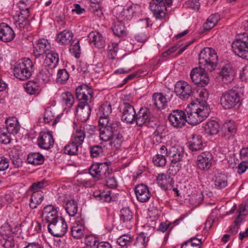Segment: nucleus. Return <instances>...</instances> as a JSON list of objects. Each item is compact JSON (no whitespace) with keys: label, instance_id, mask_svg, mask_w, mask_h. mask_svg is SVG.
Returning a JSON list of instances; mask_svg holds the SVG:
<instances>
[{"label":"nucleus","instance_id":"f257e3e1","mask_svg":"<svg viewBox=\"0 0 248 248\" xmlns=\"http://www.w3.org/2000/svg\"><path fill=\"white\" fill-rule=\"evenodd\" d=\"M196 103H191V106L186 109L187 113V123L191 125H197L203 121L209 115L210 108L205 101L196 99Z\"/></svg>","mask_w":248,"mask_h":248},{"label":"nucleus","instance_id":"f03ea898","mask_svg":"<svg viewBox=\"0 0 248 248\" xmlns=\"http://www.w3.org/2000/svg\"><path fill=\"white\" fill-rule=\"evenodd\" d=\"M34 65L31 59L24 58L18 61L13 70L14 76L20 80H25L29 78L33 71Z\"/></svg>","mask_w":248,"mask_h":248},{"label":"nucleus","instance_id":"7ed1b4c3","mask_svg":"<svg viewBox=\"0 0 248 248\" xmlns=\"http://www.w3.org/2000/svg\"><path fill=\"white\" fill-rule=\"evenodd\" d=\"M100 127V140L104 141H109L114 132L122 129L121 123L115 121L108 122L106 119H102L98 121Z\"/></svg>","mask_w":248,"mask_h":248},{"label":"nucleus","instance_id":"20e7f679","mask_svg":"<svg viewBox=\"0 0 248 248\" xmlns=\"http://www.w3.org/2000/svg\"><path fill=\"white\" fill-rule=\"evenodd\" d=\"M199 63L207 67L210 72L214 70L217 67V56L215 50L211 47H204L200 52L199 55Z\"/></svg>","mask_w":248,"mask_h":248},{"label":"nucleus","instance_id":"39448f33","mask_svg":"<svg viewBox=\"0 0 248 248\" xmlns=\"http://www.w3.org/2000/svg\"><path fill=\"white\" fill-rule=\"evenodd\" d=\"M232 49L234 53L242 59L248 60V33L239 35L232 42Z\"/></svg>","mask_w":248,"mask_h":248},{"label":"nucleus","instance_id":"423d86ee","mask_svg":"<svg viewBox=\"0 0 248 248\" xmlns=\"http://www.w3.org/2000/svg\"><path fill=\"white\" fill-rule=\"evenodd\" d=\"M240 93L239 88L233 87L223 93L220 97V104L225 109H230L234 107L240 101Z\"/></svg>","mask_w":248,"mask_h":248},{"label":"nucleus","instance_id":"0eeeda50","mask_svg":"<svg viewBox=\"0 0 248 248\" xmlns=\"http://www.w3.org/2000/svg\"><path fill=\"white\" fill-rule=\"evenodd\" d=\"M160 152L169 156L171 163L173 164L182 161L184 155L183 147L179 145H175L169 148L163 145L160 148Z\"/></svg>","mask_w":248,"mask_h":248},{"label":"nucleus","instance_id":"6e6552de","mask_svg":"<svg viewBox=\"0 0 248 248\" xmlns=\"http://www.w3.org/2000/svg\"><path fill=\"white\" fill-rule=\"evenodd\" d=\"M174 92L176 95L182 100H186L189 98L192 99L195 92L192 90L191 86L184 81L176 82L174 87Z\"/></svg>","mask_w":248,"mask_h":248},{"label":"nucleus","instance_id":"1a4fd4ad","mask_svg":"<svg viewBox=\"0 0 248 248\" xmlns=\"http://www.w3.org/2000/svg\"><path fill=\"white\" fill-rule=\"evenodd\" d=\"M190 78L192 81L199 86L204 87L209 82V78L204 69L196 67L191 71Z\"/></svg>","mask_w":248,"mask_h":248},{"label":"nucleus","instance_id":"9d476101","mask_svg":"<svg viewBox=\"0 0 248 248\" xmlns=\"http://www.w3.org/2000/svg\"><path fill=\"white\" fill-rule=\"evenodd\" d=\"M48 231L56 237L63 236L67 231V225L64 219L61 217L53 223L48 224Z\"/></svg>","mask_w":248,"mask_h":248},{"label":"nucleus","instance_id":"9b49d317","mask_svg":"<svg viewBox=\"0 0 248 248\" xmlns=\"http://www.w3.org/2000/svg\"><path fill=\"white\" fill-rule=\"evenodd\" d=\"M169 120L173 127L182 128L187 122L186 115L182 110H174L170 115Z\"/></svg>","mask_w":248,"mask_h":248},{"label":"nucleus","instance_id":"f8f14e48","mask_svg":"<svg viewBox=\"0 0 248 248\" xmlns=\"http://www.w3.org/2000/svg\"><path fill=\"white\" fill-rule=\"evenodd\" d=\"M51 48L50 43L45 39H39L36 45L33 46V52L35 61L44 58V54L46 53Z\"/></svg>","mask_w":248,"mask_h":248},{"label":"nucleus","instance_id":"ddd939ff","mask_svg":"<svg viewBox=\"0 0 248 248\" xmlns=\"http://www.w3.org/2000/svg\"><path fill=\"white\" fill-rule=\"evenodd\" d=\"M120 108L122 113V120L127 123H133L136 113L133 106L128 103L124 102Z\"/></svg>","mask_w":248,"mask_h":248},{"label":"nucleus","instance_id":"4468645a","mask_svg":"<svg viewBox=\"0 0 248 248\" xmlns=\"http://www.w3.org/2000/svg\"><path fill=\"white\" fill-rule=\"evenodd\" d=\"M213 156L208 151L202 152L198 156L197 166L201 170H208L212 166Z\"/></svg>","mask_w":248,"mask_h":248},{"label":"nucleus","instance_id":"2eb2a0df","mask_svg":"<svg viewBox=\"0 0 248 248\" xmlns=\"http://www.w3.org/2000/svg\"><path fill=\"white\" fill-rule=\"evenodd\" d=\"M44 115L45 123H48L53 121V125H55L60 120L62 113L58 114V109L55 105H51L45 108Z\"/></svg>","mask_w":248,"mask_h":248},{"label":"nucleus","instance_id":"dca6fc26","mask_svg":"<svg viewBox=\"0 0 248 248\" xmlns=\"http://www.w3.org/2000/svg\"><path fill=\"white\" fill-rule=\"evenodd\" d=\"M42 217V221L48 224L54 223L60 218L56 208L52 205H47L44 208Z\"/></svg>","mask_w":248,"mask_h":248},{"label":"nucleus","instance_id":"f3484780","mask_svg":"<svg viewBox=\"0 0 248 248\" xmlns=\"http://www.w3.org/2000/svg\"><path fill=\"white\" fill-rule=\"evenodd\" d=\"M116 17L119 21H125L130 20L134 13V8L132 6H117L114 9Z\"/></svg>","mask_w":248,"mask_h":248},{"label":"nucleus","instance_id":"a211bd4d","mask_svg":"<svg viewBox=\"0 0 248 248\" xmlns=\"http://www.w3.org/2000/svg\"><path fill=\"white\" fill-rule=\"evenodd\" d=\"M135 193L137 200L141 202H146L150 199L151 193L147 186L141 184L135 187Z\"/></svg>","mask_w":248,"mask_h":248},{"label":"nucleus","instance_id":"6ab92c4d","mask_svg":"<svg viewBox=\"0 0 248 248\" xmlns=\"http://www.w3.org/2000/svg\"><path fill=\"white\" fill-rule=\"evenodd\" d=\"M150 110L146 107L141 108L136 113L134 122L139 126H142L149 123L151 120Z\"/></svg>","mask_w":248,"mask_h":248},{"label":"nucleus","instance_id":"aec40b11","mask_svg":"<svg viewBox=\"0 0 248 248\" xmlns=\"http://www.w3.org/2000/svg\"><path fill=\"white\" fill-rule=\"evenodd\" d=\"M54 140L50 132H41L38 138V145L42 149L48 150L53 146Z\"/></svg>","mask_w":248,"mask_h":248},{"label":"nucleus","instance_id":"412c9836","mask_svg":"<svg viewBox=\"0 0 248 248\" xmlns=\"http://www.w3.org/2000/svg\"><path fill=\"white\" fill-rule=\"evenodd\" d=\"M13 29L5 23L0 24V40L4 42H10L15 37Z\"/></svg>","mask_w":248,"mask_h":248},{"label":"nucleus","instance_id":"4be33fe9","mask_svg":"<svg viewBox=\"0 0 248 248\" xmlns=\"http://www.w3.org/2000/svg\"><path fill=\"white\" fill-rule=\"evenodd\" d=\"M150 7L156 19H162L165 17L167 14V8L165 2L151 1L150 3Z\"/></svg>","mask_w":248,"mask_h":248},{"label":"nucleus","instance_id":"5701e85b","mask_svg":"<svg viewBox=\"0 0 248 248\" xmlns=\"http://www.w3.org/2000/svg\"><path fill=\"white\" fill-rule=\"evenodd\" d=\"M234 76V72L232 66L226 64L222 67L219 77L223 83L229 84L233 81Z\"/></svg>","mask_w":248,"mask_h":248},{"label":"nucleus","instance_id":"b1692460","mask_svg":"<svg viewBox=\"0 0 248 248\" xmlns=\"http://www.w3.org/2000/svg\"><path fill=\"white\" fill-rule=\"evenodd\" d=\"M91 112L90 106L84 102H82L78 105L76 115L78 119L84 122L89 119Z\"/></svg>","mask_w":248,"mask_h":248},{"label":"nucleus","instance_id":"393cba45","mask_svg":"<svg viewBox=\"0 0 248 248\" xmlns=\"http://www.w3.org/2000/svg\"><path fill=\"white\" fill-rule=\"evenodd\" d=\"M157 184L164 190H171L174 185V181L170 176L163 173L158 174L156 177Z\"/></svg>","mask_w":248,"mask_h":248},{"label":"nucleus","instance_id":"a878e982","mask_svg":"<svg viewBox=\"0 0 248 248\" xmlns=\"http://www.w3.org/2000/svg\"><path fill=\"white\" fill-rule=\"evenodd\" d=\"M85 232L84 221L79 219L75 221L71 228L72 236L76 239H80L83 237Z\"/></svg>","mask_w":248,"mask_h":248},{"label":"nucleus","instance_id":"bb28decb","mask_svg":"<svg viewBox=\"0 0 248 248\" xmlns=\"http://www.w3.org/2000/svg\"><path fill=\"white\" fill-rule=\"evenodd\" d=\"M223 137L227 139L232 138L236 134V125L232 120L226 121L223 124L222 128Z\"/></svg>","mask_w":248,"mask_h":248},{"label":"nucleus","instance_id":"cd10ccee","mask_svg":"<svg viewBox=\"0 0 248 248\" xmlns=\"http://www.w3.org/2000/svg\"><path fill=\"white\" fill-rule=\"evenodd\" d=\"M73 34L69 30H65L57 35V42L63 45H69L73 41Z\"/></svg>","mask_w":248,"mask_h":248},{"label":"nucleus","instance_id":"c85d7f7f","mask_svg":"<svg viewBox=\"0 0 248 248\" xmlns=\"http://www.w3.org/2000/svg\"><path fill=\"white\" fill-rule=\"evenodd\" d=\"M120 220L124 223L127 229H130L132 227L133 213L128 208H123L120 211Z\"/></svg>","mask_w":248,"mask_h":248},{"label":"nucleus","instance_id":"c756f323","mask_svg":"<svg viewBox=\"0 0 248 248\" xmlns=\"http://www.w3.org/2000/svg\"><path fill=\"white\" fill-rule=\"evenodd\" d=\"M89 42L93 43L94 46L101 48L105 46V41L102 34L98 32H92L89 34Z\"/></svg>","mask_w":248,"mask_h":248},{"label":"nucleus","instance_id":"7c9ffc66","mask_svg":"<svg viewBox=\"0 0 248 248\" xmlns=\"http://www.w3.org/2000/svg\"><path fill=\"white\" fill-rule=\"evenodd\" d=\"M152 101L154 106L160 110L164 109L168 105L166 98L162 93H155L152 96Z\"/></svg>","mask_w":248,"mask_h":248},{"label":"nucleus","instance_id":"2f4dec72","mask_svg":"<svg viewBox=\"0 0 248 248\" xmlns=\"http://www.w3.org/2000/svg\"><path fill=\"white\" fill-rule=\"evenodd\" d=\"M6 129L13 135L18 133L20 129V125L17 119L15 117L8 118L6 121Z\"/></svg>","mask_w":248,"mask_h":248},{"label":"nucleus","instance_id":"473e14b6","mask_svg":"<svg viewBox=\"0 0 248 248\" xmlns=\"http://www.w3.org/2000/svg\"><path fill=\"white\" fill-rule=\"evenodd\" d=\"M59 61L58 54L51 51L46 55L44 64L54 69L58 64Z\"/></svg>","mask_w":248,"mask_h":248},{"label":"nucleus","instance_id":"72a5a7b5","mask_svg":"<svg viewBox=\"0 0 248 248\" xmlns=\"http://www.w3.org/2000/svg\"><path fill=\"white\" fill-rule=\"evenodd\" d=\"M54 71V69L45 65L40 71L38 75V78L44 82H47L50 80Z\"/></svg>","mask_w":248,"mask_h":248},{"label":"nucleus","instance_id":"f704fd0d","mask_svg":"<svg viewBox=\"0 0 248 248\" xmlns=\"http://www.w3.org/2000/svg\"><path fill=\"white\" fill-rule=\"evenodd\" d=\"M219 130V125L215 120H210L206 123L204 130L209 135H214L217 134Z\"/></svg>","mask_w":248,"mask_h":248},{"label":"nucleus","instance_id":"c9c22d12","mask_svg":"<svg viewBox=\"0 0 248 248\" xmlns=\"http://www.w3.org/2000/svg\"><path fill=\"white\" fill-rule=\"evenodd\" d=\"M112 112L111 105L108 102H106L103 104L99 108V120L100 121L102 119H106L108 120V122H112L109 117V115Z\"/></svg>","mask_w":248,"mask_h":248},{"label":"nucleus","instance_id":"e433bc0d","mask_svg":"<svg viewBox=\"0 0 248 248\" xmlns=\"http://www.w3.org/2000/svg\"><path fill=\"white\" fill-rule=\"evenodd\" d=\"M109 141V144L110 146L115 149H119L124 141L123 134L120 132V130L114 132Z\"/></svg>","mask_w":248,"mask_h":248},{"label":"nucleus","instance_id":"4c0bfd02","mask_svg":"<svg viewBox=\"0 0 248 248\" xmlns=\"http://www.w3.org/2000/svg\"><path fill=\"white\" fill-rule=\"evenodd\" d=\"M44 195L41 191H34L31 194L29 206L31 209L37 208V206L40 204L43 201Z\"/></svg>","mask_w":248,"mask_h":248},{"label":"nucleus","instance_id":"58836bf2","mask_svg":"<svg viewBox=\"0 0 248 248\" xmlns=\"http://www.w3.org/2000/svg\"><path fill=\"white\" fill-rule=\"evenodd\" d=\"M202 137L197 135H193L192 140L189 142V148L192 152H196L202 149Z\"/></svg>","mask_w":248,"mask_h":248},{"label":"nucleus","instance_id":"ea45409f","mask_svg":"<svg viewBox=\"0 0 248 248\" xmlns=\"http://www.w3.org/2000/svg\"><path fill=\"white\" fill-rule=\"evenodd\" d=\"M220 19V16L218 14L211 15L207 19L206 22L203 25V31H209L213 28Z\"/></svg>","mask_w":248,"mask_h":248},{"label":"nucleus","instance_id":"a19ab883","mask_svg":"<svg viewBox=\"0 0 248 248\" xmlns=\"http://www.w3.org/2000/svg\"><path fill=\"white\" fill-rule=\"evenodd\" d=\"M26 92L30 94H38L40 91V85L37 81H29L25 86Z\"/></svg>","mask_w":248,"mask_h":248},{"label":"nucleus","instance_id":"79ce46f5","mask_svg":"<svg viewBox=\"0 0 248 248\" xmlns=\"http://www.w3.org/2000/svg\"><path fill=\"white\" fill-rule=\"evenodd\" d=\"M27 160L29 163L38 165L42 164L44 162V156L39 153L29 154L28 155Z\"/></svg>","mask_w":248,"mask_h":248},{"label":"nucleus","instance_id":"37998d69","mask_svg":"<svg viewBox=\"0 0 248 248\" xmlns=\"http://www.w3.org/2000/svg\"><path fill=\"white\" fill-rule=\"evenodd\" d=\"M65 209L66 213L70 217H75L78 214V203L74 200H71L67 202Z\"/></svg>","mask_w":248,"mask_h":248},{"label":"nucleus","instance_id":"c03bdc74","mask_svg":"<svg viewBox=\"0 0 248 248\" xmlns=\"http://www.w3.org/2000/svg\"><path fill=\"white\" fill-rule=\"evenodd\" d=\"M100 170L97 180L107 179L111 175L112 170H110L107 163H100Z\"/></svg>","mask_w":248,"mask_h":248},{"label":"nucleus","instance_id":"a18cd8bd","mask_svg":"<svg viewBox=\"0 0 248 248\" xmlns=\"http://www.w3.org/2000/svg\"><path fill=\"white\" fill-rule=\"evenodd\" d=\"M85 134L82 131V127L77 128L73 134L72 141L78 145H81L84 140Z\"/></svg>","mask_w":248,"mask_h":248},{"label":"nucleus","instance_id":"49530a36","mask_svg":"<svg viewBox=\"0 0 248 248\" xmlns=\"http://www.w3.org/2000/svg\"><path fill=\"white\" fill-rule=\"evenodd\" d=\"M122 22L121 21L116 22L113 26L112 31L116 36L121 37L126 35L125 27Z\"/></svg>","mask_w":248,"mask_h":248},{"label":"nucleus","instance_id":"de8ad7c7","mask_svg":"<svg viewBox=\"0 0 248 248\" xmlns=\"http://www.w3.org/2000/svg\"><path fill=\"white\" fill-rule=\"evenodd\" d=\"M28 17L18 15V19L16 20L15 24L17 28L20 30H25V29L28 30L30 25V22L28 20Z\"/></svg>","mask_w":248,"mask_h":248},{"label":"nucleus","instance_id":"09e8293b","mask_svg":"<svg viewBox=\"0 0 248 248\" xmlns=\"http://www.w3.org/2000/svg\"><path fill=\"white\" fill-rule=\"evenodd\" d=\"M148 241V234L144 232H141L137 236L135 245L140 248H145Z\"/></svg>","mask_w":248,"mask_h":248},{"label":"nucleus","instance_id":"8fccbe9b","mask_svg":"<svg viewBox=\"0 0 248 248\" xmlns=\"http://www.w3.org/2000/svg\"><path fill=\"white\" fill-rule=\"evenodd\" d=\"M227 178L224 174H218L216 176L215 185L217 188H223L227 186Z\"/></svg>","mask_w":248,"mask_h":248},{"label":"nucleus","instance_id":"3c124183","mask_svg":"<svg viewBox=\"0 0 248 248\" xmlns=\"http://www.w3.org/2000/svg\"><path fill=\"white\" fill-rule=\"evenodd\" d=\"M62 103L67 108H71L74 103V98L71 93L69 92L62 93L61 95Z\"/></svg>","mask_w":248,"mask_h":248},{"label":"nucleus","instance_id":"603ef678","mask_svg":"<svg viewBox=\"0 0 248 248\" xmlns=\"http://www.w3.org/2000/svg\"><path fill=\"white\" fill-rule=\"evenodd\" d=\"M78 147L79 145L72 141L64 147V152L70 155H77L78 154Z\"/></svg>","mask_w":248,"mask_h":248},{"label":"nucleus","instance_id":"864d4df0","mask_svg":"<svg viewBox=\"0 0 248 248\" xmlns=\"http://www.w3.org/2000/svg\"><path fill=\"white\" fill-rule=\"evenodd\" d=\"M133 238L129 234H125L120 236L117 240L118 244L122 247H127L133 241Z\"/></svg>","mask_w":248,"mask_h":248},{"label":"nucleus","instance_id":"5fc2aeb1","mask_svg":"<svg viewBox=\"0 0 248 248\" xmlns=\"http://www.w3.org/2000/svg\"><path fill=\"white\" fill-rule=\"evenodd\" d=\"M26 1L27 0H26ZM17 6L19 10L18 15L29 17L30 16L29 8L27 5L25 0H21L17 4Z\"/></svg>","mask_w":248,"mask_h":248},{"label":"nucleus","instance_id":"6e6d98bb","mask_svg":"<svg viewBox=\"0 0 248 248\" xmlns=\"http://www.w3.org/2000/svg\"><path fill=\"white\" fill-rule=\"evenodd\" d=\"M11 134L4 128H0V142L5 144L10 143Z\"/></svg>","mask_w":248,"mask_h":248},{"label":"nucleus","instance_id":"4d7b16f0","mask_svg":"<svg viewBox=\"0 0 248 248\" xmlns=\"http://www.w3.org/2000/svg\"><path fill=\"white\" fill-rule=\"evenodd\" d=\"M12 229L8 224L5 223L0 227V236L2 238L12 237Z\"/></svg>","mask_w":248,"mask_h":248},{"label":"nucleus","instance_id":"13d9d810","mask_svg":"<svg viewBox=\"0 0 248 248\" xmlns=\"http://www.w3.org/2000/svg\"><path fill=\"white\" fill-rule=\"evenodd\" d=\"M165 154H157L153 158V162L154 164L157 167H163L165 166L167 163L166 158L164 155Z\"/></svg>","mask_w":248,"mask_h":248},{"label":"nucleus","instance_id":"bf43d9fd","mask_svg":"<svg viewBox=\"0 0 248 248\" xmlns=\"http://www.w3.org/2000/svg\"><path fill=\"white\" fill-rule=\"evenodd\" d=\"M100 242L93 236H88L85 239V244L88 248H97Z\"/></svg>","mask_w":248,"mask_h":248},{"label":"nucleus","instance_id":"052dcab7","mask_svg":"<svg viewBox=\"0 0 248 248\" xmlns=\"http://www.w3.org/2000/svg\"><path fill=\"white\" fill-rule=\"evenodd\" d=\"M90 152L93 157H98L103 155V149L101 146L94 145L90 146Z\"/></svg>","mask_w":248,"mask_h":248},{"label":"nucleus","instance_id":"680f3d73","mask_svg":"<svg viewBox=\"0 0 248 248\" xmlns=\"http://www.w3.org/2000/svg\"><path fill=\"white\" fill-rule=\"evenodd\" d=\"M69 74L65 69H60L57 73V82L62 84L67 81L69 78Z\"/></svg>","mask_w":248,"mask_h":248},{"label":"nucleus","instance_id":"e2e57ef3","mask_svg":"<svg viewBox=\"0 0 248 248\" xmlns=\"http://www.w3.org/2000/svg\"><path fill=\"white\" fill-rule=\"evenodd\" d=\"M87 91L86 89H83L81 86H78L76 90V97L78 100L87 101L88 96L86 93Z\"/></svg>","mask_w":248,"mask_h":248},{"label":"nucleus","instance_id":"0e129e2a","mask_svg":"<svg viewBox=\"0 0 248 248\" xmlns=\"http://www.w3.org/2000/svg\"><path fill=\"white\" fill-rule=\"evenodd\" d=\"M90 10L95 16L99 18H101L103 15L98 0L93 2V5L91 6Z\"/></svg>","mask_w":248,"mask_h":248},{"label":"nucleus","instance_id":"69168bd1","mask_svg":"<svg viewBox=\"0 0 248 248\" xmlns=\"http://www.w3.org/2000/svg\"><path fill=\"white\" fill-rule=\"evenodd\" d=\"M47 185V182L46 180H43L41 181H38L33 183L30 187V190L34 191H40V190Z\"/></svg>","mask_w":248,"mask_h":248},{"label":"nucleus","instance_id":"338daca9","mask_svg":"<svg viewBox=\"0 0 248 248\" xmlns=\"http://www.w3.org/2000/svg\"><path fill=\"white\" fill-rule=\"evenodd\" d=\"M108 57L111 59H114L117 55L118 52V44L117 43H112L111 45L108 46Z\"/></svg>","mask_w":248,"mask_h":248},{"label":"nucleus","instance_id":"774afa93","mask_svg":"<svg viewBox=\"0 0 248 248\" xmlns=\"http://www.w3.org/2000/svg\"><path fill=\"white\" fill-rule=\"evenodd\" d=\"M0 243L5 248H13L15 246L12 236L1 239Z\"/></svg>","mask_w":248,"mask_h":248}]
</instances>
